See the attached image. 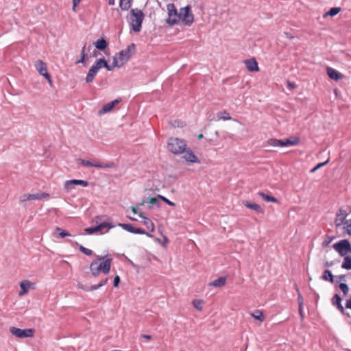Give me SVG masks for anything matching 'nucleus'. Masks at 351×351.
Instances as JSON below:
<instances>
[{
  "label": "nucleus",
  "mask_w": 351,
  "mask_h": 351,
  "mask_svg": "<svg viewBox=\"0 0 351 351\" xmlns=\"http://www.w3.org/2000/svg\"><path fill=\"white\" fill-rule=\"evenodd\" d=\"M168 17L166 23L169 26L177 24L180 20L187 26H190L193 22V14L191 11L190 6H186L180 9L179 12L173 3H169L167 5Z\"/></svg>",
  "instance_id": "f257e3e1"
},
{
  "label": "nucleus",
  "mask_w": 351,
  "mask_h": 351,
  "mask_svg": "<svg viewBox=\"0 0 351 351\" xmlns=\"http://www.w3.org/2000/svg\"><path fill=\"white\" fill-rule=\"evenodd\" d=\"M97 260L100 261H93L90 265V270L91 274L95 277H97L100 272H103L104 274H108L110 270V266L112 259L111 258H107L106 256H97Z\"/></svg>",
  "instance_id": "f03ea898"
},
{
  "label": "nucleus",
  "mask_w": 351,
  "mask_h": 351,
  "mask_svg": "<svg viewBox=\"0 0 351 351\" xmlns=\"http://www.w3.org/2000/svg\"><path fill=\"white\" fill-rule=\"evenodd\" d=\"M136 46L134 43L130 44L125 49L117 53L113 58L114 61L117 62L119 68L124 65L130 58L132 53H134Z\"/></svg>",
  "instance_id": "7ed1b4c3"
},
{
  "label": "nucleus",
  "mask_w": 351,
  "mask_h": 351,
  "mask_svg": "<svg viewBox=\"0 0 351 351\" xmlns=\"http://www.w3.org/2000/svg\"><path fill=\"white\" fill-rule=\"evenodd\" d=\"M144 16L143 11L138 8L130 10V25L134 32H139L141 31Z\"/></svg>",
  "instance_id": "20e7f679"
},
{
  "label": "nucleus",
  "mask_w": 351,
  "mask_h": 351,
  "mask_svg": "<svg viewBox=\"0 0 351 351\" xmlns=\"http://www.w3.org/2000/svg\"><path fill=\"white\" fill-rule=\"evenodd\" d=\"M186 144L184 140L178 138H171L168 142L169 150L175 154H179L183 153L186 149Z\"/></svg>",
  "instance_id": "39448f33"
},
{
  "label": "nucleus",
  "mask_w": 351,
  "mask_h": 351,
  "mask_svg": "<svg viewBox=\"0 0 351 351\" xmlns=\"http://www.w3.org/2000/svg\"><path fill=\"white\" fill-rule=\"evenodd\" d=\"M300 143L298 137H291L286 139H271L269 144L274 147H288L297 145Z\"/></svg>",
  "instance_id": "423d86ee"
},
{
  "label": "nucleus",
  "mask_w": 351,
  "mask_h": 351,
  "mask_svg": "<svg viewBox=\"0 0 351 351\" xmlns=\"http://www.w3.org/2000/svg\"><path fill=\"white\" fill-rule=\"evenodd\" d=\"M333 248L341 256H344L350 253V242L347 239H342L335 243Z\"/></svg>",
  "instance_id": "0eeeda50"
},
{
  "label": "nucleus",
  "mask_w": 351,
  "mask_h": 351,
  "mask_svg": "<svg viewBox=\"0 0 351 351\" xmlns=\"http://www.w3.org/2000/svg\"><path fill=\"white\" fill-rule=\"evenodd\" d=\"M10 332L18 338L31 337L34 335V329H21L16 327H10Z\"/></svg>",
  "instance_id": "6e6552de"
},
{
  "label": "nucleus",
  "mask_w": 351,
  "mask_h": 351,
  "mask_svg": "<svg viewBox=\"0 0 351 351\" xmlns=\"http://www.w3.org/2000/svg\"><path fill=\"white\" fill-rule=\"evenodd\" d=\"M81 165L86 167H94L99 169H106V168H114L115 167L113 162H109L106 164H102L100 162H93L89 160H86L84 159H78L77 160Z\"/></svg>",
  "instance_id": "1a4fd4ad"
},
{
  "label": "nucleus",
  "mask_w": 351,
  "mask_h": 351,
  "mask_svg": "<svg viewBox=\"0 0 351 351\" xmlns=\"http://www.w3.org/2000/svg\"><path fill=\"white\" fill-rule=\"evenodd\" d=\"M99 69L100 65L99 64L98 60H97V62L90 68L85 78L86 82H92Z\"/></svg>",
  "instance_id": "9d476101"
},
{
  "label": "nucleus",
  "mask_w": 351,
  "mask_h": 351,
  "mask_svg": "<svg viewBox=\"0 0 351 351\" xmlns=\"http://www.w3.org/2000/svg\"><path fill=\"white\" fill-rule=\"evenodd\" d=\"M73 185H81L84 187H86L88 186V182L86 180H67L64 183V189L66 191H69L73 189Z\"/></svg>",
  "instance_id": "9b49d317"
},
{
  "label": "nucleus",
  "mask_w": 351,
  "mask_h": 351,
  "mask_svg": "<svg viewBox=\"0 0 351 351\" xmlns=\"http://www.w3.org/2000/svg\"><path fill=\"white\" fill-rule=\"evenodd\" d=\"M113 226H110V224L108 223L103 222V223H100L99 225L96 226L95 227L87 228L84 230V231L86 232V233H87L88 234H93L97 233V232L102 230L105 228H111Z\"/></svg>",
  "instance_id": "f8f14e48"
},
{
  "label": "nucleus",
  "mask_w": 351,
  "mask_h": 351,
  "mask_svg": "<svg viewBox=\"0 0 351 351\" xmlns=\"http://www.w3.org/2000/svg\"><path fill=\"white\" fill-rule=\"evenodd\" d=\"M348 214L346 211L343 209H339L337 213V217L335 220V224L336 227H339L341 225L344 226L345 219Z\"/></svg>",
  "instance_id": "ddd939ff"
},
{
  "label": "nucleus",
  "mask_w": 351,
  "mask_h": 351,
  "mask_svg": "<svg viewBox=\"0 0 351 351\" xmlns=\"http://www.w3.org/2000/svg\"><path fill=\"white\" fill-rule=\"evenodd\" d=\"M183 158L186 161L192 163H199V160L194 153L190 149H185L184 151Z\"/></svg>",
  "instance_id": "4468645a"
},
{
  "label": "nucleus",
  "mask_w": 351,
  "mask_h": 351,
  "mask_svg": "<svg viewBox=\"0 0 351 351\" xmlns=\"http://www.w3.org/2000/svg\"><path fill=\"white\" fill-rule=\"evenodd\" d=\"M99 64L100 65V69L106 68L108 71H112L114 67H119L117 61H114L113 59L112 64L111 65L108 64L106 60L104 58H100L98 60Z\"/></svg>",
  "instance_id": "2eb2a0df"
},
{
  "label": "nucleus",
  "mask_w": 351,
  "mask_h": 351,
  "mask_svg": "<svg viewBox=\"0 0 351 351\" xmlns=\"http://www.w3.org/2000/svg\"><path fill=\"white\" fill-rule=\"evenodd\" d=\"M245 64L247 70L251 72L258 71L259 70L258 63L254 58L245 60Z\"/></svg>",
  "instance_id": "dca6fc26"
},
{
  "label": "nucleus",
  "mask_w": 351,
  "mask_h": 351,
  "mask_svg": "<svg viewBox=\"0 0 351 351\" xmlns=\"http://www.w3.org/2000/svg\"><path fill=\"white\" fill-rule=\"evenodd\" d=\"M138 216L142 219L141 222L146 226L147 229L150 232H154L155 228L154 223L149 218L143 216L142 213H140Z\"/></svg>",
  "instance_id": "f3484780"
},
{
  "label": "nucleus",
  "mask_w": 351,
  "mask_h": 351,
  "mask_svg": "<svg viewBox=\"0 0 351 351\" xmlns=\"http://www.w3.org/2000/svg\"><path fill=\"white\" fill-rule=\"evenodd\" d=\"M120 101L119 99H115L106 104L99 110V114H104L110 112L117 104Z\"/></svg>",
  "instance_id": "a211bd4d"
},
{
  "label": "nucleus",
  "mask_w": 351,
  "mask_h": 351,
  "mask_svg": "<svg viewBox=\"0 0 351 351\" xmlns=\"http://www.w3.org/2000/svg\"><path fill=\"white\" fill-rule=\"evenodd\" d=\"M35 67L41 75L47 72V64L40 60H38L35 62Z\"/></svg>",
  "instance_id": "6ab92c4d"
},
{
  "label": "nucleus",
  "mask_w": 351,
  "mask_h": 351,
  "mask_svg": "<svg viewBox=\"0 0 351 351\" xmlns=\"http://www.w3.org/2000/svg\"><path fill=\"white\" fill-rule=\"evenodd\" d=\"M332 304L335 306L342 313H344V308L341 304V298L339 294H335L332 298Z\"/></svg>",
  "instance_id": "aec40b11"
},
{
  "label": "nucleus",
  "mask_w": 351,
  "mask_h": 351,
  "mask_svg": "<svg viewBox=\"0 0 351 351\" xmlns=\"http://www.w3.org/2000/svg\"><path fill=\"white\" fill-rule=\"evenodd\" d=\"M31 285H32V283L29 280L22 281L20 283V287H21V290L20 291L19 295L20 296H22V295L26 294L28 292L29 289Z\"/></svg>",
  "instance_id": "412c9836"
},
{
  "label": "nucleus",
  "mask_w": 351,
  "mask_h": 351,
  "mask_svg": "<svg viewBox=\"0 0 351 351\" xmlns=\"http://www.w3.org/2000/svg\"><path fill=\"white\" fill-rule=\"evenodd\" d=\"M226 277L222 276L219 278L210 282L209 283V286L214 287H221L226 285Z\"/></svg>",
  "instance_id": "4be33fe9"
},
{
  "label": "nucleus",
  "mask_w": 351,
  "mask_h": 351,
  "mask_svg": "<svg viewBox=\"0 0 351 351\" xmlns=\"http://www.w3.org/2000/svg\"><path fill=\"white\" fill-rule=\"evenodd\" d=\"M327 74L330 78L338 80L341 77V74L332 68H327Z\"/></svg>",
  "instance_id": "5701e85b"
},
{
  "label": "nucleus",
  "mask_w": 351,
  "mask_h": 351,
  "mask_svg": "<svg viewBox=\"0 0 351 351\" xmlns=\"http://www.w3.org/2000/svg\"><path fill=\"white\" fill-rule=\"evenodd\" d=\"M243 204L247 208L253 209V210H256L258 213H262L263 212V210L261 208V207L259 205H258L257 204H252V203H250V202H248L247 201H245V202H243Z\"/></svg>",
  "instance_id": "b1692460"
},
{
  "label": "nucleus",
  "mask_w": 351,
  "mask_h": 351,
  "mask_svg": "<svg viewBox=\"0 0 351 351\" xmlns=\"http://www.w3.org/2000/svg\"><path fill=\"white\" fill-rule=\"evenodd\" d=\"M95 46L99 50H104L107 47L108 44L106 40L101 38L95 42Z\"/></svg>",
  "instance_id": "393cba45"
},
{
  "label": "nucleus",
  "mask_w": 351,
  "mask_h": 351,
  "mask_svg": "<svg viewBox=\"0 0 351 351\" xmlns=\"http://www.w3.org/2000/svg\"><path fill=\"white\" fill-rule=\"evenodd\" d=\"M322 278L325 281H329L332 283L334 282V276L332 272L328 269H326L324 271L322 276Z\"/></svg>",
  "instance_id": "a878e982"
},
{
  "label": "nucleus",
  "mask_w": 351,
  "mask_h": 351,
  "mask_svg": "<svg viewBox=\"0 0 351 351\" xmlns=\"http://www.w3.org/2000/svg\"><path fill=\"white\" fill-rule=\"evenodd\" d=\"M258 195L261 196L265 202H277L278 200L274 197L270 196L267 194L264 193L263 192H259Z\"/></svg>",
  "instance_id": "bb28decb"
},
{
  "label": "nucleus",
  "mask_w": 351,
  "mask_h": 351,
  "mask_svg": "<svg viewBox=\"0 0 351 351\" xmlns=\"http://www.w3.org/2000/svg\"><path fill=\"white\" fill-rule=\"evenodd\" d=\"M250 315L261 322H263L264 320V315L259 310H256L254 312L251 313Z\"/></svg>",
  "instance_id": "cd10ccee"
},
{
  "label": "nucleus",
  "mask_w": 351,
  "mask_h": 351,
  "mask_svg": "<svg viewBox=\"0 0 351 351\" xmlns=\"http://www.w3.org/2000/svg\"><path fill=\"white\" fill-rule=\"evenodd\" d=\"M341 267L346 269H351V256H345Z\"/></svg>",
  "instance_id": "c85d7f7f"
},
{
  "label": "nucleus",
  "mask_w": 351,
  "mask_h": 351,
  "mask_svg": "<svg viewBox=\"0 0 351 351\" xmlns=\"http://www.w3.org/2000/svg\"><path fill=\"white\" fill-rule=\"evenodd\" d=\"M46 197H49V194L41 193H35V194H29L30 200H37L41 199Z\"/></svg>",
  "instance_id": "c756f323"
},
{
  "label": "nucleus",
  "mask_w": 351,
  "mask_h": 351,
  "mask_svg": "<svg viewBox=\"0 0 351 351\" xmlns=\"http://www.w3.org/2000/svg\"><path fill=\"white\" fill-rule=\"evenodd\" d=\"M132 0H120L119 6L123 10H128L131 7Z\"/></svg>",
  "instance_id": "7c9ffc66"
},
{
  "label": "nucleus",
  "mask_w": 351,
  "mask_h": 351,
  "mask_svg": "<svg viewBox=\"0 0 351 351\" xmlns=\"http://www.w3.org/2000/svg\"><path fill=\"white\" fill-rule=\"evenodd\" d=\"M341 11V8L339 7H334L330 8L326 14L324 16H334L337 15Z\"/></svg>",
  "instance_id": "2f4dec72"
},
{
  "label": "nucleus",
  "mask_w": 351,
  "mask_h": 351,
  "mask_svg": "<svg viewBox=\"0 0 351 351\" xmlns=\"http://www.w3.org/2000/svg\"><path fill=\"white\" fill-rule=\"evenodd\" d=\"M217 117L218 119H222L224 121L230 120L231 119V117L230 116L229 113H228L226 111H222L217 113Z\"/></svg>",
  "instance_id": "473e14b6"
},
{
  "label": "nucleus",
  "mask_w": 351,
  "mask_h": 351,
  "mask_svg": "<svg viewBox=\"0 0 351 351\" xmlns=\"http://www.w3.org/2000/svg\"><path fill=\"white\" fill-rule=\"evenodd\" d=\"M119 226L131 233H133L135 228L130 223H119Z\"/></svg>",
  "instance_id": "72a5a7b5"
},
{
  "label": "nucleus",
  "mask_w": 351,
  "mask_h": 351,
  "mask_svg": "<svg viewBox=\"0 0 351 351\" xmlns=\"http://www.w3.org/2000/svg\"><path fill=\"white\" fill-rule=\"evenodd\" d=\"M343 230L348 234L351 235V219L346 220V221L344 222Z\"/></svg>",
  "instance_id": "f704fd0d"
},
{
  "label": "nucleus",
  "mask_w": 351,
  "mask_h": 351,
  "mask_svg": "<svg viewBox=\"0 0 351 351\" xmlns=\"http://www.w3.org/2000/svg\"><path fill=\"white\" fill-rule=\"evenodd\" d=\"M296 291L298 292V295L300 313L301 316L303 317V315H302V304H303V298H302V295H301L298 288L296 289Z\"/></svg>",
  "instance_id": "c9c22d12"
},
{
  "label": "nucleus",
  "mask_w": 351,
  "mask_h": 351,
  "mask_svg": "<svg viewBox=\"0 0 351 351\" xmlns=\"http://www.w3.org/2000/svg\"><path fill=\"white\" fill-rule=\"evenodd\" d=\"M193 304L198 311L202 310L203 301L201 300H195L193 301Z\"/></svg>",
  "instance_id": "e433bc0d"
},
{
  "label": "nucleus",
  "mask_w": 351,
  "mask_h": 351,
  "mask_svg": "<svg viewBox=\"0 0 351 351\" xmlns=\"http://www.w3.org/2000/svg\"><path fill=\"white\" fill-rule=\"evenodd\" d=\"M339 288L341 290V291L343 292L344 295H348V293H349V287L347 284L343 283V282L340 283Z\"/></svg>",
  "instance_id": "4c0bfd02"
},
{
  "label": "nucleus",
  "mask_w": 351,
  "mask_h": 351,
  "mask_svg": "<svg viewBox=\"0 0 351 351\" xmlns=\"http://www.w3.org/2000/svg\"><path fill=\"white\" fill-rule=\"evenodd\" d=\"M133 233L139 234H146L149 237H152V235L150 233L147 232L144 230L141 229V228H134V230Z\"/></svg>",
  "instance_id": "58836bf2"
},
{
  "label": "nucleus",
  "mask_w": 351,
  "mask_h": 351,
  "mask_svg": "<svg viewBox=\"0 0 351 351\" xmlns=\"http://www.w3.org/2000/svg\"><path fill=\"white\" fill-rule=\"evenodd\" d=\"M79 249L82 253L87 256H90L93 254V251L91 250L86 248L82 245H80Z\"/></svg>",
  "instance_id": "ea45409f"
},
{
  "label": "nucleus",
  "mask_w": 351,
  "mask_h": 351,
  "mask_svg": "<svg viewBox=\"0 0 351 351\" xmlns=\"http://www.w3.org/2000/svg\"><path fill=\"white\" fill-rule=\"evenodd\" d=\"M85 50H86V45H84L83 47H82V52H81V58L77 61V64L78 63H84V61H85V58H86V53H85Z\"/></svg>",
  "instance_id": "a19ab883"
},
{
  "label": "nucleus",
  "mask_w": 351,
  "mask_h": 351,
  "mask_svg": "<svg viewBox=\"0 0 351 351\" xmlns=\"http://www.w3.org/2000/svg\"><path fill=\"white\" fill-rule=\"evenodd\" d=\"M56 231L59 233V235L61 237H65L71 235L67 231L63 230L60 228H58V227H57L56 228Z\"/></svg>",
  "instance_id": "79ce46f5"
},
{
  "label": "nucleus",
  "mask_w": 351,
  "mask_h": 351,
  "mask_svg": "<svg viewBox=\"0 0 351 351\" xmlns=\"http://www.w3.org/2000/svg\"><path fill=\"white\" fill-rule=\"evenodd\" d=\"M158 198H160L161 200H162L164 202L167 203L169 206H176L175 203H173V202L169 200L167 198H166L164 196L158 195Z\"/></svg>",
  "instance_id": "37998d69"
},
{
  "label": "nucleus",
  "mask_w": 351,
  "mask_h": 351,
  "mask_svg": "<svg viewBox=\"0 0 351 351\" xmlns=\"http://www.w3.org/2000/svg\"><path fill=\"white\" fill-rule=\"evenodd\" d=\"M329 161V159H328L326 161L324 162H320L319 164H317L314 168H313L311 170V173H314L315 171H317V169H319V168H321L322 167L324 166L325 165H326Z\"/></svg>",
  "instance_id": "c03bdc74"
},
{
  "label": "nucleus",
  "mask_w": 351,
  "mask_h": 351,
  "mask_svg": "<svg viewBox=\"0 0 351 351\" xmlns=\"http://www.w3.org/2000/svg\"><path fill=\"white\" fill-rule=\"evenodd\" d=\"M21 202H24L30 200L29 194H23L20 197L19 199Z\"/></svg>",
  "instance_id": "a18cd8bd"
},
{
  "label": "nucleus",
  "mask_w": 351,
  "mask_h": 351,
  "mask_svg": "<svg viewBox=\"0 0 351 351\" xmlns=\"http://www.w3.org/2000/svg\"><path fill=\"white\" fill-rule=\"evenodd\" d=\"M159 199H160L158 198V197H151L149 199V204L151 206L154 205V204H158V202H159Z\"/></svg>",
  "instance_id": "49530a36"
},
{
  "label": "nucleus",
  "mask_w": 351,
  "mask_h": 351,
  "mask_svg": "<svg viewBox=\"0 0 351 351\" xmlns=\"http://www.w3.org/2000/svg\"><path fill=\"white\" fill-rule=\"evenodd\" d=\"M42 75L45 77V79L49 82V85L51 86H53V82H52V80L51 79V76H50L49 73H48V72H47V73H45L44 74H43Z\"/></svg>",
  "instance_id": "de8ad7c7"
},
{
  "label": "nucleus",
  "mask_w": 351,
  "mask_h": 351,
  "mask_svg": "<svg viewBox=\"0 0 351 351\" xmlns=\"http://www.w3.org/2000/svg\"><path fill=\"white\" fill-rule=\"evenodd\" d=\"M333 237H328L327 239L322 243L323 246L328 245L333 240Z\"/></svg>",
  "instance_id": "09e8293b"
},
{
  "label": "nucleus",
  "mask_w": 351,
  "mask_h": 351,
  "mask_svg": "<svg viewBox=\"0 0 351 351\" xmlns=\"http://www.w3.org/2000/svg\"><path fill=\"white\" fill-rule=\"evenodd\" d=\"M101 287V285H92L88 288L85 289L86 291H94L99 289Z\"/></svg>",
  "instance_id": "8fccbe9b"
},
{
  "label": "nucleus",
  "mask_w": 351,
  "mask_h": 351,
  "mask_svg": "<svg viewBox=\"0 0 351 351\" xmlns=\"http://www.w3.org/2000/svg\"><path fill=\"white\" fill-rule=\"evenodd\" d=\"M82 0H72L73 1V8L72 10L74 12H76V7L80 4Z\"/></svg>",
  "instance_id": "3c124183"
},
{
  "label": "nucleus",
  "mask_w": 351,
  "mask_h": 351,
  "mask_svg": "<svg viewBox=\"0 0 351 351\" xmlns=\"http://www.w3.org/2000/svg\"><path fill=\"white\" fill-rule=\"evenodd\" d=\"M119 282H120V278L119 276H116L114 278V283H113L114 287H117Z\"/></svg>",
  "instance_id": "603ef678"
},
{
  "label": "nucleus",
  "mask_w": 351,
  "mask_h": 351,
  "mask_svg": "<svg viewBox=\"0 0 351 351\" xmlns=\"http://www.w3.org/2000/svg\"><path fill=\"white\" fill-rule=\"evenodd\" d=\"M173 125L174 127H182L183 124L181 121H174V123H173Z\"/></svg>",
  "instance_id": "864d4df0"
},
{
  "label": "nucleus",
  "mask_w": 351,
  "mask_h": 351,
  "mask_svg": "<svg viewBox=\"0 0 351 351\" xmlns=\"http://www.w3.org/2000/svg\"><path fill=\"white\" fill-rule=\"evenodd\" d=\"M138 206H132V211L134 214H139L140 213L138 212Z\"/></svg>",
  "instance_id": "5fc2aeb1"
},
{
  "label": "nucleus",
  "mask_w": 351,
  "mask_h": 351,
  "mask_svg": "<svg viewBox=\"0 0 351 351\" xmlns=\"http://www.w3.org/2000/svg\"><path fill=\"white\" fill-rule=\"evenodd\" d=\"M346 307L347 308L351 309V297L346 301Z\"/></svg>",
  "instance_id": "6e6d98bb"
},
{
  "label": "nucleus",
  "mask_w": 351,
  "mask_h": 351,
  "mask_svg": "<svg viewBox=\"0 0 351 351\" xmlns=\"http://www.w3.org/2000/svg\"><path fill=\"white\" fill-rule=\"evenodd\" d=\"M108 278H106L104 280H101L99 285H101V287L104 286L108 282Z\"/></svg>",
  "instance_id": "4d7b16f0"
},
{
  "label": "nucleus",
  "mask_w": 351,
  "mask_h": 351,
  "mask_svg": "<svg viewBox=\"0 0 351 351\" xmlns=\"http://www.w3.org/2000/svg\"><path fill=\"white\" fill-rule=\"evenodd\" d=\"M285 36L287 38H289V39H292L293 38V36L290 34V33H288V32H285Z\"/></svg>",
  "instance_id": "13d9d810"
},
{
  "label": "nucleus",
  "mask_w": 351,
  "mask_h": 351,
  "mask_svg": "<svg viewBox=\"0 0 351 351\" xmlns=\"http://www.w3.org/2000/svg\"><path fill=\"white\" fill-rule=\"evenodd\" d=\"M141 337L143 338V339H146L147 340H149L152 338V337L150 335H142Z\"/></svg>",
  "instance_id": "bf43d9fd"
},
{
  "label": "nucleus",
  "mask_w": 351,
  "mask_h": 351,
  "mask_svg": "<svg viewBox=\"0 0 351 351\" xmlns=\"http://www.w3.org/2000/svg\"><path fill=\"white\" fill-rule=\"evenodd\" d=\"M287 84L289 87H291V88H295V85L294 83L293 82H287Z\"/></svg>",
  "instance_id": "052dcab7"
},
{
  "label": "nucleus",
  "mask_w": 351,
  "mask_h": 351,
  "mask_svg": "<svg viewBox=\"0 0 351 351\" xmlns=\"http://www.w3.org/2000/svg\"><path fill=\"white\" fill-rule=\"evenodd\" d=\"M145 203H146V201H145V199H143V200L141 201V202L139 204V205H138V206H143V205H145Z\"/></svg>",
  "instance_id": "680f3d73"
},
{
  "label": "nucleus",
  "mask_w": 351,
  "mask_h": 351,
  "mask_svg": "<svg viewBox=\"0 0 351 351\" xmlns=\"http://www.w3.org/2000/svg\"><path fill=\"white\" fill-rule=\"evenodd\" d=\"M332 262H330V263L327 262V263H326V266H327V267H330V266H332Z\"/></svg>",
  "instance_id": "e2e57ef3"
},
{
  "label": "nucleus",
  "mask_w": 351,
  "mask_h": 351,
  "mask_svg": "<svg viewBox=\"0 0 351 351\" xmlns=\"http://www.w3.org/2000/svg\"><path fill=\"white\" fill-rule=\"evenodd\" d=\"M344 278H345V276H344V275H341V276H339V279H340V280H343V279H344Z\"/></svg>",
  "instance_id": "0e129e2a"
},
{
  "label": "nucleus",
  "mask_w": 351,
  "mask_h": 351,
  "mask_svg": "<svg viewBox=\"0 0 351 351\" xmlns=\"http://www.w3.org/2000/svg\"><path fill=\"white\" fill-rule=\"evenodd\" d=\"M202 138H203V135L202 134H199L198 136H197L198 139H202Z\"/></svg>",
  "instance_id": "69168bd1"
},
{
  "label": "nucleus",
  "mask_w": 351,
  "mask_h": 351,
  "mask_svg": "<svg viewBox=\"0 0 351 351\" xmlns=\"http://www.w3.org/2000/svg\"><path fill=\"white\" fill-rule=\"evenodd\" d=\"M109 4L110 5H113L114 4V1L113 0H110L109 1Z\"/></svg>",
  "instance_id": "338daca9"
},
{
  "label": "nucleus",
  "mask_w": 351,
  "mask_h": 351,
  "mask_svg": "<svg viewBox=\"0 0 351 351\" xmlns=\"http://www.w3.org/2000/svg\"><path fill=\"white\" fill-rule=\"evenodd\" d=\"M78 287L80 288V289H84V287L82 285H78Z\"/></svg>",
  "instance_id": "774afa93"
}]
</instances>
